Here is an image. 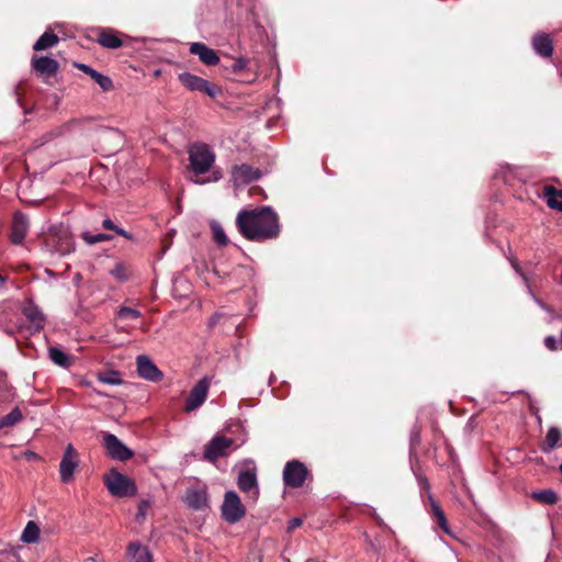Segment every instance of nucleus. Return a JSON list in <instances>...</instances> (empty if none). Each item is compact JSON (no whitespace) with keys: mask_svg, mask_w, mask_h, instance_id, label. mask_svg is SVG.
<instances>
[{"mask_svg":"<svg viewBox=\"0 0 562 562\" xmlns=\"http://www.w3.org/2000/svg\"><path fill=\"white\" fill-rule=\"evenodd\" d=\"M236 226L250 241L262 243L280 234L278 214L269 206L240 211L236 217Z\"/></svg>","mask_w":562,"mask_h":562,"instance_id":"nucleus-1","label":"nucleus"},{"mask_svg":"<svg viewBox=\"0 0 562 562\" xmlns=\"http://www.w3.org/2000/svg\"><path fill=\"white\" fill-rule=\"evenodd\" d=\"M104 484L109 492L116 497L134 496L137 493L134 480L114 469L104 476Z\"/></svg>","mask_w":562,"mask_h":562,"instance_id":"nucleus-2","label":"nucleus"},{"mask_svg":"<svg viewBox=\"0 0 562 562\" xmlns=\"http://www.w3.org/2000/svg\"><path fill=\"white\" fill-rule=\"evenodd\" d=\"M215 156L205 144H196L189 149L190 166L195 175L206 172L213 165Z\"/></svg>","mask_w":562,"mask_h":562,"instance_id":"nucleus-3","label":"nucleus"},{"mask_svg":"<svg viewBox=\"0 0 562 562\" xmlns=\"http://www.w3.org/2000/svg\"><path fill=\"white\" fill-rule=\"evenodd\" d=\"M222 517L228 524H236L246 515V509L236 492L225 493L224 502L221 507Z\"/></svg>","mask_w":562,"mask_h":562,"instance_id":"nucleus-4","label":"nucleus"},{"mask_svg":"<svg viewBox=\"0 0 562 562\" xmlns=\"http://www.w3.org/2000/svg\"><path fill=\"white\" fill-rule=\"evenodd\" d=\"M310 475L311 474L306 465L299 460H291L286 462L282 473L284 485L292 488L303 486Z\"/></svg>","mask_w":562,"mask_h":562,"instance_id":"nucleus-5","label":"nucleus"},{"mask_svg":"<svg viewBox=\"0 0 562 562\" xmlns=\"http://www.w3.org/2000/svg\"><path fill=\"white\" fill-rule=\"evenodd\" d=\"M179 80L187 89L191 91H202L211 98H215L221 93L220 87L190 72L180 74Z\"/></svg>","mask_w":562,"mask_h":562,"instance_id":"nucleus-6","label":"nucleus"},{"mask_svg":"<svg viewBox=\"0 0 562 562\" xmlns=\"http://www.w3.org/2000/svg\"><path fill=\"white\" fill-rule=\"evenodd\" d=\"M79 465V456L71 443L66 447L61 461L59 463L60 481L69 483L74 480L75 471Z\"/></svg>","mask_w":562,"mask_h":562,"instance_id":"nucleus-7","label":"nucleus"},{"mask_svg":"<svg viewBox=\"0 0 562 562\" xmlns=\"http://www.w3.org/2000/svg\"><path fill=\"white\" fill-rule=\"evenodd\" d=\"M233 445V439L217 435L205 446L203 457L210 462H215L218 458L226 457Z\"/></svg>","mask_w":562,"mask_h":562,"instance_id":"nucleus-8","label":"nucleus"},{"mask_svg":"<svg viewBox=\"0 0 562 562\" xmlns=\"http://www.w3.org/2000/svg\"><path fill=\"white\" fill-rule=\"evenodd\" d=\"M103 446L106 453L114 460L126 461L134 456V452L113 434L103 435Z\"/></svg>","mask_w":562,"mask_h":562,"instance_id":"nucleus-9","label":"nucleus"},{"mask_svg":"<svg viewBox=\"0 0 562 562\" xmlns=\"http://www.w3.org/2000/svg\"><path fill=\"white\" fill-rule=\"evenodd\" d=\"M209 387L210 381L206 376L198 381V383L192 387V390L189 393V396L184 405V411L192 412L200 407L205 402Z\"/></svg>","mask_w":562,"mask_h":562,"instance_id":"nucleus-10","label":"nucleus"},{"mask_svg":"<svg viewBox=\"0 0 562 562\" xmlns=\"http://www.w3.org/2000/svg\"><path fill=\"white\" fill-rule=\"evenodd\" d=\"M136 364L137 372L143 379L151 382H157L162 379V372L147 356H138L136 359Z\"/></svg>","mask_w":562,"mask_h":562,"instance_id":"nucleus-11","label":"nucleus"},{"mask_svg":"<svg viewBox=\"0 0 562 562\" xmlns=\"http://www.w3.org/2000/svg\"><path fill=\"white\" fill-rule=\"evenodd\" d=\"M184 503L188 507L194 510H201L207 507L209 505V496L205 487H192L188 488Z\"/></svg>","mask_w":562,"mask_h":562,"instance_id":"nucleus-12","label":"nucleus"},{"mask_svg":"<svg viewBox=\"0 0 562 562\" xmlns=\"http://www.w3.org/2000/svg\"><path fill=\"white\" fill-rule=\"evenodd\" d=\"M261 173L258 169L247 164L235 166L232 170V177L236 186L247 184L260 178Z\"/></svg>","mask_w":562,"mask_h":562,"instance_id":"nucleus-13","label":"nucleus"},{"mask_svg":"<svg viewBox=\"0 0 562 562\" xmlns=\"http://www.w3.org/2000/svg\"><path fill=\"white\" fill-rule=\"evenodd\" d=\"M29 229V220L21 212L13 215L11 227V241L15 245L23 243Z\"/></svg>","mask_w":562,"mask_h":562,"instance_id":"nucleus-14","label":"nucleus"},{"mask_svg":"<svg viewBox=\"0 0 562 562\" xmlns=\"http://www.w3.org/2000/svg\"><path fill=\"white\" fill-rule=\"evenodd\" d=\"M189 50L192 55H196L206 66H214L220 61L217 53L203 43H192Z\"/></svg>","mask_w":562,"mask_h":562,"instance_id":"nucleus-15","label":"nucleus"},{"mask_svg":"<svg viewBox=\"0 0 562 562\" xmlns=\"http://www.w3.org/2000/svg\"><path fill=\"white\" fill-rule=\"evenodd\" d=\"M126 555L131 562H153V555L148 547L138 541L131 542L127 546Z\"/></svg>","mask_w":562,"mask_h":562,"instance_id":"nucleus-16","label":"nucleus"},{"mask_svg":"<svg viewBox=\"0 0 562 562\" xmlns=\"http://www.w3.org/2000/svg\"><path fill=\"white\" fill-rule=\"evenodd\" d=\"M532 47L535 52L544 58L551 57L553 53V44L550 35L546 33H537L532 37Z\"/></svg>","mask_w":562,"mask_h":562,"instance_id":"nucleus-17","label":"nucleus"},{"mask_svg":"<svg viewBox=\"0 0 562 562\" xmlns=\"http://www.w3.org/2000/svg\"><path fill=\"white\" fill-rule=\"evenodd\" d=\"M32 67L41 75L54 76L58 71V63L47 56L34 57Z\"/></svg>","mask_w":562,"mask_h":562,"instance_id":"nucleus-18","label":"nucleus"},{"mask_svg":"<svg viewBox=\"0 0 562 562\" xmlns=\"http://www.w3.org/2000/svg\"><path fill=\"white\" fill-rule=\"evenodd\" d=\"M77 68L82 70L85 74L89 75L94 81L100 86L103 91H110L113 89V82L110 77L104 76L97 70L92 69L90 66L86 64H77Z\"/></svg>","mask_w":562,"mask_h":562,"instance_id":"nucleus-19","label":"nucleus"},{"mask_svg":"<svg viewBox=\"0 0 562 562\" xmlns=\"http://www.w3.org/2000/svg\"><path fill=\"white\" fill-rule=\"evenodd\" d=\"M23 315L31 323V326L34 330L38 331L44 327V316L43 313L32 303L26 304L23 307Z\"/></svg>","mask_w":562,"mask_h":562,"instance_id":"nucleus-20","label":"nucleus"},{"mask_svg":"<svg viewBox=\"0 0 562 562\" xmlns=\"http://www.w3.org/2000/svg\"><path fill=\"white\" fill-rule=\"evenodd\" d=\"M237 485L243 492L254 491L256 495L258 494L257 476L256 473L250 470L241 471L239 473Z\"/></svg>","mask_w":562,"mask_h":562,"instance_id":"nucleus-21","label":"nucleus"},{"mask_svg":"<svg viewBox=\"0 0 562 562\" xmlns=\"http://www.w3.org/2000/svg\"><path fill=\"white\" fill-rule=\"evenodd\" d=\"M97 42L101 46H103L105 48H111V49L119 48L123 45L122 40L119 37L117 33H115L114 31L102 30L98 35Z\"/></svg>","mask_w":562,"mask_h":562,"instance_id":"nucleus-22","label":"nucleus"},{"mask_svg":"<svg viewBox=\"0 0 562 562\" xmlns=\"http://www.w3.org/2000/svg\"><path fill=\"white\" fill-rule=\"evenodd\" d=\"M543 196L549 207L562 212V192L551 186L543 188Z\"/></svg>","mask_w":562,"mask_h":562,"instance_id":"nucleus-23","label":"nucleus"},{"mask_svg":"<svg viewBox=\"0 0 562 562\" xmlns=\"http://www.w3.org/2000/svg\"><path fill=\"white\" fill-rule=\"evenodd\" d=\"M429 501H430L432 514L437 520L438 526L441 528V530L445 533L449 535L450 529H449L448 520L446 518L443 510L441 509V507L438 505V503L432 498V496L430 494H429Z\"/></svg>","mask_w":562,"mask_h":562,"instance_id":"nucleus-24","label":"nucleus"},{"mask_svg":"<svg viewBox=\"0 0 562 562\" xmlns=\"http://www.w3.org/2000/svg\"><path fill=\"white\" fill-rule=\"evenodd\" d=\"M59 42V38L56 34L50 32H45L33 45L34 50H44L55 46Z\"/></svg>","mask_w":562,"mask_h":562,"instance_id":"nucleus-25","label":"nucleus"},{"mask_svg":"<svg viewBox=\"0 0 562 562\" xmlns=\"http://www.w3.org/2000/svg\"><path fill=\"white\" fill-rule=\"evenodd\" d=\"M48 353H49L50 360L55 364L63 367V368H68L70 366V362H71L70 357L66 352L60 350L59 348L50 347L48 349Z\"/></svg>","mask_w":562,"mask_h":562,"instance_id":"nucleus-26","label":"nucleus"},{"mask_svg":"<svg viewBox=\"0 0 562 562\" xmlns=\"http://www.w3.org/2000/svg\"><path fill=\"white\" fill-rule=\"evenodd\" d=\"M531 497L535 501L546 505H553L558 502V494L551 488L533 492Z\"/></svg>","mask_w":562,"mask_h":562,"instance_id":"nucleus-27","label":"nucleus"},{"mask_svg":"<svg viewBox=\"0 0 562 562\" xmlns=\"http://www.w3.org/2000/svg\"><path fill=\"white\" fill-rule=\"evenodd\" d=\"M40 538V528L34 521H29L21 535V540L25 543H35Z\"/></svg>","mask_w":562,"mask_h":562,"instance_id":"nucleus-28","label":"nucleus"},{"mask_svg":"<svg viewBox=\"0 0 562 562\" xmlns=\"http://www.w3.org/2000/svg\"><path fill=\"white\" fill-rule=\"evenodd\" d=\"M23 419L22 412L19 407H14L9 414L0 418V430L5 427H12Z\"/></svg>","mask_w":562,"mask_h":562,"instance_id":"nucleus-29","label":"nucleus"},{"mask_svg":"<svg viewBox=\"0 0 562 562\" xmlns=\"http://www.w3.org/2000/svg\"><path fill=\"white\" fill-rule=\"evenodd\" d=\"M142 313L138 310L127 307V306H121L116 312L117 319L122 322H132L137 321L140 318Z\"/></svg>","mask_w":562,"mask_h":562,"instance_id":"nucleus-30","label":"nucleus"},{"mask_svg":"<svg viewBox=\"0 0 562 562\" xmlns=\"http://www.w3.org/2000/svg\"><path fill=\"white\" fill-rule=\"evenodd\" d=\"M210 227L212 231L213 239L217 245L224 246L228 243V238L224 232V228L218 222L212 221L210 223Z\"/></svg>","mask_w":562,"mask_h":562,"instance_id":"nucleus-31","label":"nucleus"},{"mask_svg":"<svg viewBox=\"0 0 562 562\" xmlns=\"http://www.w3.org/2000/svg\"><path fill=\"white\" fill-rule=\"evenodd\" d=\"M98 380L104 384L120 385L123 383L121 374L117 371H108L98 374Z\"/></svg>","mask_w":562,"mask_h":562,"instance_id":"nucleus-32","label":"nucleus"},{"mask_svg":"<svg viewBox=\"0 0 562 562\" xmlns=\"http://www.w3.org/2000/svg\"><path fill=\"white\" fill-rule=\"evenodd\" d=\"M561 436H562L561 431L558 428H555V427L550 428L546 436L544 445L547 448H544V449L546 450L554 449L557 447L558 442L560 441Z\"/></svg>","mask_w":562,"mask_h":562,"instance_id":"nucleus-33","label":"nucleus"},{"mask_svg":"<svg viewBox=\"0 0 562 562\" xmlns=\"http://www.w3.org/2000/svg\"><path fill=\"white\" fill-rule=\"evenodd\" d=\"M82 239L87 243V244H97V243H104V241H110L113 239V236L110 235V234H91L89 232H85L82 233Z\"/></svg>","mask_w":562,"mask_h":562,"instance_id":"nucleus-34","label":"nucleus"},{"mask_svg":"<svg viewBox=\"0 0 562 562\" xmlns=\"http://www.w3.org/2000/svg\"><path fill=\"white\" fill-rule=\"evenodd\" d=\"M110 273L119 281H126L131 276L128 268L122 262H117Z\"/></svg>","mask_w":562,"mask_h":562,"instance_id":"nucleus-35","label":"nucleus"},{"mask_svg":"<svg viewBox=\"0 0 562 562\" xmlns=\"http://www.w3.org/2000/svg\"><path fill=\"white\" fill-rule=\"evenodd\" d=\"M102 225L105 229L114 231L116 234L124 236L127 240L135 241L130 233L115 226L114 223L110 218L104 220L102 222Z\"/></svg>","mask_w":562,"mask_h":562,"instance_id":"nucleus-36","label":"nucleus"},{"mask_svg":"<svg viewBox=\"0 0 562 562\" xmlns=\"http://www.w3.org/2000/svg\"><path fill=\"white\" fill-rule=\"evenodd\" d=\"M150 504L148 501H142L139 504H138V510H137V514L135 516V519L136 521L138 522H143L146 515H147V510L149 508Z\"/></svg>","mask_w":562,"mask_h":562,"instance_id":"nucleus-37","label":"nucleus"},{"mask_svg":"<svg viewBox=\"0 0 562 562\" xmlns=\"http://www.w3.org/2000/svg\"><path fill=\"white\" fill-rule=\"evenodd\" d=\"M247 65H248V60L246 58H237L234 64L232 65V70L234 72H240L243 70H245L247 68Z\"/></svg>","mask_w":562,"mask_h":562,"instance_id":"nucleus-38","label":"nucleus"},{"mask_svg":"<svg viewBox=\"0 0 562 562\" xmlns=\"http://www.w3.org/2000/svg\"><path fill=\"white\" fill-rule=\"evenodd\" d=\"M543 342L550 351H557L559 349V342L554 336H547Z\"/></svg>","mask_w":562,"mask_h":562,"instance_id":"nucleus-39","label":"nucleus"},{"mask_svg":"<svg viewBox=\"0 0 562 562\" xmlns=\"http://www.w3.org/2000/svg\"><path fill=\"white\" fill-rule=\"evenodd\" d=\"M21 458H23V459H25L26 461H30V462L31 461H37V460L41 459V457L36 452H34L32 450H26V451L22 452Z\"/></svg>","mask_w":562,"mask_h":562,"instance_id":"nucleus-40","label":"nucleus"},{"mask_svg":"<svg viewBox=\"0 0 562 562\" xmlns=\"http://www.w3.org/2000/svg\"><path fill=\"white\" fill-rule=\"evenodd\" d=\"M417 481H418V484L419 486L422 487V490L426 491V492H429L430 490V484H429V481L428 479L423 475V474H418L417 475Z\"/></svg>","mask_w":562,"mask_h":562,"instance_id":"nucleus-41","label":"nucleus"},{"mask_svg":"<svg viewBox=\"0 0 562 562\" xmlns=\"http://www.w3.org/2000/svg\"><path fill=\"white\" fill-rule=\"evenodd\" d=\"M302 519L299 517H294L289 521L288 530L293 531L294 529L299 528L302 525Z\"/></svg>","mask_w":562,"mask_h":562,"instance_id":"nucleus-42","label":"nucleus"},{"mask_svg":"<svg viewBox=\"0 0 562 562\" xmlns=\"http://www.w3.org/2000/svg\"><path fill=\"white\" fill-rule=\"evenodd\" d=\"M52 231L54 232V234H58L57 231L61 232L64 235H67L68 231L66 227L64 226H60V227H53Z\"/></svg>","mask_w":562,"mask_h":562,"instance_id":"nucleus-43","label":"nucleus"},{"mask_svg":"<svg viewBox=\"0 0 562 562\" xmlns=\"http://www.w3.org/2000/svg\"><path fill=\"white\" fill-rule=\"evenodd\" d=\"M510 262H512L513 268H514L518 273H521V272H520V269H519L518 261H517L516 259H512V260H510Z\"/></svg>","mask_w":562,"mask_h":562,"instance_id":"nucleus-44","label":"nucleus"},{"mask_svg":"<svg viewBox=\"0 0 562 562\" xmlns=\"http://www.w3.org/2000/svg\"><path fill=\"white\" fill-rule=\"evenodd\" d=\"M412 440L415 442H419V440H420L419 429H416V431L413 434Z\"/></svg>","mask_w":562,"mask_h":562,"instance_id":"nucleus-45","label":"nucleus"},{"mask_svg":"<svg viewBox=\"0 0 562 562\" xmlns=\"http://www.w3.org/2000/svg\"><path fill=\"white\" fill-rule=\"evenodd\" d=\"M218 319V315H213L211 318H210V326H213Z\"/></svg>","mask_w":562,"mask_h":562,"instance_id":"nucleus-46","label":"nucleus"},{"mask_svg":"<svg viewBox=\"0 0 562 562\" xmlns=\"http://www.w3.org/2000/svg\"><path fill=\"white\" fill-rule=\"evenodd\" d=\"M5 283V279L0 274V288H2Z\"/></svg>","mask_w":562,"mask_h":562,"instance_id":"nucleus-47","label":"nucleus"},{"mask_svg":"<svg viewBox=\"0 0 562 562\" xmlns=\"http://www.w3.org/2000/svg\"><path fill=\"white\" fill-rule=\"evenodd\" d=\"M85 562H94V559L93 558H88L85 560Z\"/></svg>","mask_w":562,"mask_h":562,"instance_id":"nucleus-48","label":"nucleus"},{"mask_svg":"<svg viewBox=\"0 0 562 562\" xmlns=\"http://www.w3.org/2000/svg\"><path fill=\"white\" fill-rule=\"evenodd\" d=\"M560 472L562 473V464L559 467Z\"/></svg>","mask_w":562,"mask_h":562,"instance_id":"nucleus-49","label":"nucleus"},{"mask_svg":"<svg viewBox=\"0 0 562 562\" xmlns=\"http://www.w3.org/2000/svg\"><path fill=\"white\" fill-rule=\"evenodd\" d=\"M307 562H313V561H307Z\"/></svg>","mask_w":562,"mask_h":562,"instance_id":"nucleus-50","label":"nucleus"}]
</instances>
